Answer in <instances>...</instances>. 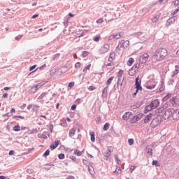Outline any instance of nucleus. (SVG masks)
<instances>
[{"instance_id": "obj_53", "label": "nucleus", "mask_w": 179, "mask_h": 179, "mask_svg": "<svg viewBox=\"0 0 179 179\" xmlns=\"http://www.w3.org/2000/svg\"><path fill=\"white\" fill-rule=\"evenodd\" d=\"M13 155H15V151H14V150H10V151L9 152V155H10V156H13Z\"/></svg>"}, {"instance_id": "obj_50", "label": "nucleus", "mask_w": 179, "mask_h": 179, "mask_svg": "<svg viewBox=\"0 0 179 179\" xmlns=\"http://www.w3.org/2000/svg\"><path fill=\"white\" fill-rule=\"evenodd\" d=\"M135 169H136V166H131L130 167V171H131V173H132V172L134 171V170H135Z\"/></svg>"}, {"instance_id": "obj_33", "label": "nucleus", "mask_w": 179, "mask_h": 179, "mask_svg": "<svg viewBox=\"0 0 179 179\" xmlns=\"http://www.w3.org/2000/svg\"><path fill=\"white\" fill-rule=\"evenodd\" d=\"M90 66H92V64H89L88 66H85L83 69V72H87L90 69Z\"/></svg>"}, {"instance_id": "obj_2", "label": "nucleus", "mask_w": 179, "mask_h": 179, "mask_svg": "<svg viewBox=\"0 0 179 179\" xmlns=\"http://www.w3.org/2000/svg\"><path fill=\"white\" fill-rule=\"evenodd\" d=\"M141 83H142V80H141V78H139V76H138L136 78V83H135L136 91V92L134 93V96L137 94L138 92H139V90H142V86H141Z\"/></svg>"}, {"instance_id": "obj_6", "label": "nucleus", "mask_w": 179, "mask_h": 179, "mask_svg": "<svg viewBox=\"0 0 179 179\" xmlns=\"http://www.w3.org/2000/svg\"><path fill=\"white\" fill-rule=\"evenodd\" d=\"M134 115V113L132 112H126L123 115H122V120L124 121H128V120H130L132 118Z\"/></svg>"}, {"instance_id": "obj_61", "label": "nucleus", "mask_w": 179, "mask_h": 179, "mask_svg": "<svg viewBox=\"0 0 179 179\" xmlns=\"http://www.w3.org/2000/svg\"><path fill=\"white\" fill-rule=\"evenodd\" d=\"M3 97L4 99H6V97H8V94L6 93V94H3Z\"/></svg>"}, {"instance_id": "obj_29", "label": "nucleus", "mask_w": 179, "mask_h": 179, "mask_svg": "<svg viewBox=\"0 0 179 179\" xmlns=\"http://www.w3.org/2000/svg\"><path fill=\"white\" fill-rule=\"evenodd\" d=\"M115 173L116 174H121V173H122V171H121V168L120 166H117L115 171Z\"/></svg>"}, {"instance_id": "obj_56", "label": "nucleus", "mask_w": 179, "mask_h": 179, "mask_svg": "<svg viewBox=\"0 0 179 179\" xmlns=\"http://www.w3.org/2000/svg\"><path fill=\"white\" fill-rule=\"evenodd\" d=\"M21 108L22 110H23L24 108H26V103H23L22 106H21Z\"/></svg>"}, {"instance_id": "obj_55", "label": "nucleus", "mask_w": 179, "mask_h": 179, "mask_svg": "<svg viewBox=\"0 0 179 179\" xmlns=\"http://www.w3.org/2000/svg\"><path fill=\"white\" fill-rule=\"evenodd\" d=\"M71 110H76V105H73L72 106H71Z\"/></svg>"}, {"instance_id": "obj_63", "label": "nucleus", "mask_w": 179, "mask_h": 179, "mask_svg": "<svg viewBox=\"0 0 179 179\" xmlns=\"http://www.w3.org/2000/svg\"><path fill=\"white\" fill-rule=\"evenodd\" d=\"M176 73H178V72H179L178 67H176Z\"/></svg>"}, {"instance_id": "obj_64", "label": "nucleus", "mask_w": 179, "mask_h": 179, "mask_svg": "<svg viewBox=\"0 0 179 179\" xmlns=\"http://www.w3.org/2000/svg\"><path fill=\"white\" fill-rule=\"evenodd\" d=\"M9 89H10V88L8 87H5L3 88L4 90H9Z\"/></svg>"}, {"instance_id": "obj_11", "label": "nucleus", "mask_w": 179, "mask_h": 179, "mask_svg": "<svg viewBox=\"0 0 179 179\" xmlns=\"http://www.w3.org/2000/svg\"><path fill=\"white\" fill-rule=\"evenodd\" d=\"M159 104H160L159 100L155 99L150 103V106H151V108H152V110H155V108H157V107H159Z\"/></svg>"}, {"instance_id": "obj_23", "label": "nucleus", "mask_w": 179, "mask_h": 179, "mask_svg": "<svg viewBox=\"0 0 179 179\" xmlns=\"http://www.w3.org/2000/svg\"><path fill=\"white\" fill-rule=\"evenodd\" d=\"M88 170L91 176H94V168L93 166H90L88 167Z\"/></svg>"}, {"instance_id": "obj_36", "label": "nucleus", "mask_w": 179, "mask_h": 179, "mask_svg": "<svg viewBox=\"0 0 179 179\" xmlns=\"http://www.w3.org/2000/svg\"><path fill=\"white\" fill-rule=\"evenodd\" d=\"M58 157H59V159H60V160H64V159H65V155L64 154H59V155H58Z\"/></svg>"}, {"instance_id": "obj_49", "label": "nucleus", "mask_w": 179, "mask_h": 179, "mask_svg": "<svg viewBox=\"0 0 179 179\" xmlns=\"http://www.w3.org/2000/svg\"><path fill=\"white\" fill-rule=\"evenodd\" d=\"M75 68H80V62H77L75 64Z\"/></svg>"}, {"instance_id": "obj_60", "label": "nucleus", "mask_w": 179, "mask_h": 179, "mask_svg": "<svg viewBox=\"0 0 179 179\" xmlns=\"http://www.w3.org/2000/svg\"><path fill=\"white\" fill-rule=\"evenodd\" d=\"M47 95L46 93H43L41 95V97L43 99V97Z\"/></svg>"}, {"instance_id": "obj_24", "label": "nucleus", "mask_w": 179, "mask_h": 179, "mask_svg": "<svg viewBox=\"0 0 179 179\" xmlns=\"http://www.w3.org/2000/svg\"><path fill=\"white\" fill-rule=\"evenodd\" d=\"M145 87L146 89H148V90H152V89H155V87H156V83L151 85H146Z\"/></svg>"}, {"instance_id": "obj_12", "label": "nucleus", "mask_w": 179, "mask_h": 179, "mask_svg": "<svg viewBox=\"0 0 179 179\" xmlns=\"http://www.w3.org/2000/svg\"><path fill=\"white\" fill-rule=\"evenodd\" d=\"M121 37H122V36L121 35V33L113 34V35H110L109 36L108 40H114V38H115V40H120Z\"/></svg>"}, {"instance_id": "obj_28", "label": "nucleus", "mask_w": 179, "mask_h": 179, "mask_svg": "<svg viewBox=\"0 0 179 179\" xmlns=\"http://www.w3.org/2000/svg\"><path fill=\"white\" fill-rule=\"evenodd\" d=\"M108 128H110V123L107 122L103 126V131H108Z\"/></svg>"}, {"instance_id": "obj_37", "label": "nucleus", "mask_w": 179, "mask_h": 179, "mask_svg": "<svg viewBox=\"0 0 179 179\" xmlns=\"http://www.w3.org/2000/svg\"><path fill=\"white\" fill-rule=\"evenodd\" d=\"M134 139H132V138H129V140H128V143H129V145H130V146H132V145L134 144Z\"/></svg>"}, {"instance_id": "obj_30", "label": "nucleus", "mask_w": 179, "mask_h": 179, "mask_svg": "<svg viewBox=\"0 0 179 179\" xmlns=\"http://www.w3.org/2000/svg\"><path fill=\"white\" fill-rule=\"evenodd\" d=\"M152 166H156V167H160V164H159V162L157 160L152 161Z\"/></svg>"}, {"instance_id": "obj_1", "label": "nucleus", "mask_w": 179, "mask_h": 179, "mask_svg": "<svg viewBox=\"0 0 179 179\" xmlns=\"http://www.w3.org/2000/svg\"><path fill=\"white\" fill-rule=\"evenodd\" d=\"M167 57V50L166 48H159L152 56V59L155 62L163 61Z\"/></svg>"}, {"instance_id": "obj_9", "label": "nucleus", "mask_w": 179, "mask_h": 179, "mask_svg": "<svg viewBox=\"0 0 179 179\" xmlns=\"http://www.w3.org/2000/svg\"><path fill=\"white\" fill-rule=\"evenodd\" d=\"M108 50H110V45L106 44L101 48L100 52L101 54H106V52H108Z\"/></svg>"}, {"instance_id": "obj_10", "label": "nucleus", "mask_w": 179, "mask_h": 179, "mask_svg": "<svg viewBox=\"0 0 179 179\" xmlns=\"http://www.w3.org/2000/svg\"><path fill=\"white\" fill-rule=\"evenodd\" d=\"M172 118L174 121H179V110L176 109L172 112Z\"/></svg>"}, {"instance_id": "obj_16", "label": "nucleus", "mask_w": 179, "mask_h": 179, "mask_svg": "<svg viewBox=\"0 0 179 179\" xmlns=\"http://www.w3.org/2000/svg\"><path fill=\"white\" fill-rule=\"evenodd\" d=\"M114 150V147L108 146L106 151V157H108Z\"/></svg>"}, {"instance_id": "obj_22", "label": "nucleus", "mask_w": 179, "mask_h": 179, "mask_svg": "<svg viewBox=\"0 0 179 179\" xmlns=\"http://www.w3.org/2000/svg\"><path fill=\"white\" fill-rule=\"evenodd\" d=\"M159 19H160V14H158V15H155V17H153V18L152 19V23H156V22H157V20H159Z\"/></svg>"}, {"instance_id": "obj_40", "label": "nucleus", "mask_w": 179, "mask_h": 179, "mask_svg": "<svg viewBox=\"0 0 179 179\" xmlns=\"http://www.w3.org/2000/svg\"><path fill=\"white\" fill-rule=\"evenodd\" d=\"M88 90H90V92H93V90H96V87H94V86H90L88 87Z\"/></svg>"}, {"instance_id": "obj_52", "label": "nucleus", "mask_w": 179, "mask_h": 179, "mask_svg": "<svg viewBox=\"0 0 179 179\" xmlns=\"http://www.w3.org/2000/svg\"><path fill=\"white\" fill-rule=\"evenodd\" d=\"M70 159H71V160H73V162H76V157H75V156H71V157H70Z\"/></svg>"}, {"instance_id": "obj_42", "label": "nucleus", "mask_w": 179, "mask_h": 179, "mask_svg": "<svg viewBox=\"0 0 179 179\" xmlns=\"http://www.w3.org/2000/svg\"><path fill=\"white\" fill-rule=\"evenodd\" d=\"M106 68L108 66H114V62H110V63H108V64H106Z\"/></svg>"}, {"instance_id": "obj_59", "label": "nucleus", "mask_w": 179, "mask_h": 179, "mask_svg": "<svg viewBox=\"0 0 179 179\" xmlns=\"http://www.w3.org/2000/svg\"><path fill=\"white\" fill-rule=\"evenodd\" d=\"M10 113H16V110H15V108H12V109L10 110Z\"/></svg>"}, {"instance_id": "obj_57", "label": "nucleus", "mask_w": 179, "mask_h": 179, "mask_svg": "<svg viewBox=\"0 0 179 179\" xmlns=\"http://www.w3.org/2000/svg\"><path fill=\"white\" fill-rule=\"evenodd\" d=\"M20 38H22V36L21 35H20V36H17L15 38L16 40H20Z\"/></svg>"}, {"instance_id": "obj_58", "label": "nucleus", "mask_w": 179, "mask_h": 179, "mask_svg": "<svg viewBox=\"0 0 179 179\" xmlns=\"http://www.w3.org/2000/svg\"><path fill=\"white\" fill-rule=\"evenodd\" d=\"M33 108V105H29L27 106V110H30V108Z\"/></svg>"}, {"instance_id": "obj_27", "label": "nucleus", "mask_w": 179, "mask_h": 179, "mask_svg": "<svg viewBox=\"0 0 179 179\" xmlns=\"http://www.w3.org/2000/svg\"><path fill=\"white\" fill-rule=\"evenodd\" d=\"M114 80V76L110 77L107 81H106V85L107 86H110L111 85V82Z\"/></svg>"}, {"instance_id": "obj_43", "label": "nucleus", "mask_w": 179, "mask_h": 179, "mask_svg": "<svg viewBox=\"0 0 179 179\" xmlns=\"http://www.w3.org/2000/svg\"><path fill=\"white\" fill-rule=\"evenodd\" d=\"M172 94H168L166 96H164V100H169L170 97H171Z\"/></svg>"}, {"instance_id": "obj_13", "label": "nucleus", "mask_w": 179, "mask_h": 179, "mask_svg": "<svg viewBox=\"0 0 179 179\" xmlns=\"http://www.w3.org/2000/svg\"><path fill=\"white\" fill-rule=\"evenodd\" d=\"M158 125H160V122L159 121V119H154L151 122V127H152V128H156V127H157Z\"/></svg>"}, {"instance_id": "obj_46", "label": "nucleus", "mask_w": 179, "mask_h": 179, "mask_svg": "<svg viewBox=\"0 0 179 179\" xmlns=\"http://www.w3.org/2000/svg\"><path fill=\"white\" fill-rule=\"evenodd\" d=\"M37 91H34V89H33V87H31V89L29 90V93H36Z\"/></svg>"}, {"instance_id": "obj_20", "label": "nucleus", "mask_w": 179, "mask_h": 179, "mask_svg": "<svg viewBox=\"0 0 179 179\" xmlns=\"http://www.w3.org/2000/svg\"><path fill=\"white\" fill-rule=\"evenodd\" d=\"M134 57H130L127 61L128 66H132V64H134Z\"/></svg>"}, {"instance_id": "obj_32", "label": "nucleus", "mask_w": 179, "mask_h": 179, "mask_svg": "<svg viewBox=\"0 0 179 179\" xmlns=\"http://www.w3.org/2000/svg\"><path fill=\"white\" fill-rule=\"evenodd\" d=\"M13 131H15V132H19V131H20V126H15L13 127Z\"/></svg>"}, {"instance_id": "obj_38", "label": "nucleus", "mask_w": 179, "mask_h": 179, "mask_svg": "<svg viewBox=\"0 0 179 179\" xmlns=\"http://www.w3.org/2000/svg\"><path fill=\"white\" fill-rule=\"evenodd\" d=\"M87 55H89V52L88 51H84L83 52V58H86V57H87Z\"/></svg>"}, {"instance_id": "obj_34", "label": "nucleus", "mask_w": 179, "mask_h": 179, "mask_svg": "<svg viewBox=\"0 0 179 179\" xmlns=\"http://www.w3.org/2000/svg\"><path fill=\"white\" fill-rule=\"evenodd\" d=\"M13 120H16V118H20V120H24V117L20 115H14L13 117Z\"/></svg>"}, {"instance_id": "obj_17", "label": "nucleus", "mask_w": 179, "mask_h": 179, "mask_svg": "<svg viewBox=\"0 0 179 179\" xmlns=\"http://www.w3.org/2000/svg\"><path fill=\"white\" fill-rule=\"evenodd\" d=\"M90 139L91 142H94L96 141V134H94V131L90 132Z\"/></svg>"}, {"instance_id": "obj_5", "label": "nucleus", "mask_w": 179, "mask_h": 179, "mask_svg": "<svg viewBox=\"0 0 179 179\" xmlns=\"http://www.w3.org/2000/svg\"><path fill=\"white\" fill-rule=\"evenodd\" d=\"M124 44H126V47L129 45V41L122 40L120 41L116 50H120V48H122V47H125Z\"/></svg>"}, {"instance_id": "obj_26", "label": "nucleus", "mask_w": 179, "mask_h": 179, "mask_svg": "<svg viewBox=\"0 0 179 179\" xmlns=\"http://www.w3.org/2000/svg\"><path fill=\"white\" fill-rule=\"evenodd\" d=\"M74 155H76V156H82V155H83V152L80 151L79 150H76L74 151Z\"/></svg>"}, {"instance_id": "obj_39", "label": "nucleus", "mask_w": 179, "mask_h": 179, "mask_svg": "<svg viewBox=\"0 0 179 179\" xmlns=\"http://www.w3.org/2000/svg\"><path fill=\"white\" fill-rule=\"evenodd\" d=\"M50 155V150H47L44 154H43V156L44 157H47V156H49Z\"/></svg>"}, {"instance_id": "obj_54", "label": "nucleus", "mask_w": 179, "mask_h": 179, "mask_svg": "<svg viewBox=\"0 0 179 179\" xmlns=\"http://www.w3.org/2000/svg\"><path fill=\"white\" fill-rule=\"evenodd\" d=\"M36 17H38V14L34 15L31 17V19H36Z\"/></svg>"}, {"instance_id": "obj_31", "label": "nucleus", "mask_w": 179, "mask_h": 179, "mask_svg": "<svg viewBox=\"0 0 179 179\" xmlns=\"http://www.w3.org/2000/svg\"><path fill=\"white\" fill-rule=\"evenodd\" d=\"M101 38V36H100V35H97V36H96L94 38H93V40H94V41H96V42H97V41H100V39Z\"/></svg>"}, {"instance_id": "obj_41", "label": "nucleus", "mask_w": 179, "mask_h": 179, "mask_svg": "<svg viewBox=\"0 0 179 179\" xmlns=\"http://www.w3.org/2000/svg\"><path fill=\"white\" fill-rule=\"evenodd\" d=\"M178 12H179V7H178L177 9L172 13V16L177 15V13H178Z\"/></svg>"}, {"instance_id": "obj_25", "label": "nucleus", "mask_w": 179, "mask_h": 179, "mask_svg": "<svg viewBox=\"0 0 179 179\" xmlns=\"http://www.w3.org/2000/svg\"><path fill=\"white\" fill-rule=\"evenodd\" d=\"M76 132V130L75 129H71L69 131V136H70V138H72V136H73L75 135Z\"/></svg>"}, {"instance_id": "obj_3", "label": "nucleus", "mask_w": 179, "mask_h": 179, "mask_svg": "<svg viewBox=\"0 0 179 179\" xmlns=\"http://www.w3.org/2000/svg\"><path fill=\"white\" fill-rule=\"evenodd\" d=\"M148 59H149V55L148 53H144L140 56L139 62L140 64H146Z\"/></svg>"}, {"instance_id": "obj_21", "label": "nucleus", "mask_w": 179, "mask_h": 179, "mask_svg": "<svg viewBox=\"0 0 179 179\" xmlns=\"http://www.w3.org/2000/svg\"><path fill=\"white\" fill-rule=\"evenodd\" d=\"M152 110H153V109L150 104L145 107V108L144 110V113L146 114V113H149V111H152Z\"/></svg>"}, {"instance_id": "obj_7", "label": "nucleus", "mask_w": 179, "mask_h": 179, "mask_svg": "<svg viewBox=\"0 0 179 179\" xmlns=\"http://www.w3.org/2000/svg\"><path fill=\"white\" fill-rule=\"evenodd\" d=\"M45 83H48V81H42V82L36 84V85L33 86L32 89H34V92H37V90H38V89L42 87V86H44V85H45Z\"/></svg>"}, {"instance_id": "obj_15", "label": "nucleus", "mask_w": 179, "mask_h": 179, "mask_svg": "<svg viewBox=\"0 0 179 179\" xmlns=\"http://www.w3.org/2000/svg\"><path fill=\"white\" fill-rule=\"evenodd\" d=\"M153 145H148L146 147V152L150 156H153Z\"/></svg>"}, {"instance_id": "obj_47", "label": "nucleus", "mask_w": 179, "mask_h": 179, "mask_svg": "<svg viewBox=\"0 0 179 179\" xmlns=\"http://www.w3.org/2000/svg\"><path fill=\"white\" fill-rule=\"evenodd\" d=\"M73 86H75V83H73V82H71L69 84V87H70V88L73 87Z\"/></svg>"}, {"instance_id": "obj_44", "label": "nucleus", "mask_w": 179, "mask_h": 179, "mask_svg": "<svg viewBox=\"0 0 179 179\" xmlns=\"http://www.w3.org/2000/svg\"><path fill=\"white\" fill-rule=\"evenodd\" d=\"M174 6H179V0H175L173 1Z\"/></svg>"}, {"instance_id": "obj_62", "label": "nucleus", "mask_w": 179, "mask_h": 179, "mask_svg": "<svg viewBox=\"0 0 179 179\" xmlns=\"http://www.w3.org/2000/svg\"><path fill=\"white\" fill-rule=\"evenodd\" d=\"M0 179H6V177H5L4 176H1Z\"/></svg>"}, {"instance_id": "obj_4", "label": "nucleus", "mask_w": 179, "mask_h": 179, "mask_svg": "<svg viewBox=\"0 0 179 179\" xmlns=\"http://www.w3.org/2000/svg\"><path fill=\"white\" fill-rule=\"evenodd\" d=\"M171 117L173 118V112L170 110H166L162 116V118L166 120H170Z\"/></svg>"}, {"instance_id": "obj_18", "label": "nucleus", "mask_w": 179, "mask_h": 179, "mask_svg": "<svg viewBox=\"0 0 179 179\" xmlns=\"http://www.w3.org/2000/svg\"><path fill=\"white\" fill-rule=\"evenodd\" d=\"M152 114H149L148 115H147L145 119H144V122L145 124H148V122H149L150 121V120H152Z\"/></svg>"}, {"instance_id": "obj_48", "label": "nucleus", "mask_w": 179, "mask_h": 179, "mask_svg": "<svg viewBox=\"0 0 179 179\" xmlns=\"http://www.w3.org/2000/svg\"><path fill=\"white\" fill-rule=\"evenodd\" d=\"M81 101H82V99H77L76 100V104H80Z\"/></svg>"}, {"instance_id": "obj_45", "label": "nucleus", "mask_w": 179, "mask_h": 179, "mask_svg": "<svg viewBox=\"0 0 179 179\" xmlns=\"http://www.w3.org/2000/svg\"><path fill=\"white\" fill-rule=\"evenodd\" d=\"M104 22V20L102 19V18H99L97 21H96V23L98 24H101Z\"/></svg>"}, {"instance_id": "obj_19", "label": "nucleus", "mask_w": 179, "mask_h": 179, "mask_svg": "<svg viewBox=\"0 0 179 179\" xmlns=\"http://www.w3.org/2000/svg\"><path fill=\"white\" fill-rule=\"evenodd\" d=\"M115 58V53H114V52L110 53V56H109L108 62H113V61H114Z\"/></svg>"}, {"instance_id": "obj_14", "label": "nucleus", "mask_w": 179, "mask_h": 179, "mask_svg": "<svg viewBox=\"0 0 179 179\" xmlns=\"http://www.w3.org/2000/svg\"><path fill=\"white\" fill-rule=\"evenodd\" d=\"M59 145V141H55L52 145L50 146V149L51 150H54V149H57Z\"/></svg>"}, {"instance_id": "obj_35", "label": "nucleus", "mask_w": 179, "mask_h": 179, "mask_svg": "<svg viewBox=\"0 0 179 179\" xmlns=\"http://www.w3.org/2000/svg\"><path fill=\"white\" fill-rule=\"evenodd\" d=\"M122 75H124V71L120 70V71L117 73V76H118V78H122Z\"/></svg>"}, {"instance_id": "obj_51", "label": "nucleus", "mask_w": 179, "mask_h": 179, "mask_svg": "<svg viewBox=\"0 0 179 179\" xmlns=\"http://www.w3.org/2000/svg\"><path fill=\"white\" fill-rule=\"evenodd\" d=\"M37 66V65H34V66H31L30 68H29V71H33V69H36V67Z\"/></svg>"}, {"instance_id": "obj_8", "label": "nucleus", "mask_w": 179, "mask_h": 179, "mask_svg": "<svg viewBox=\"0 0 179 179\" xmlns=\"http://www.w3.org/2000/svg\"><path fill=\"white\" fill-rule=\"evenodd\" d=\"M142 118V115H134L131 120H130V124H135V122H138L139 120Z\"/></svg>"}]
</instances>
